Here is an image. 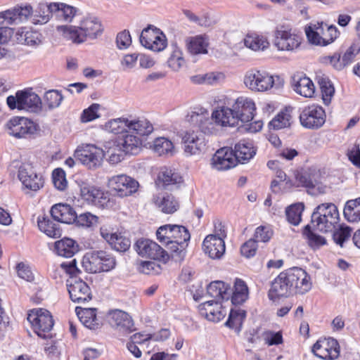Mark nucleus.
I'll list each match as a JSON object with an SVG mask.
<instances>
[{
    "mask_svg": "<svg viewBox=\"0 0 360 360\" xmlns=\"http://www.w3.org/2000/svg\"><path fill=\"white\" fill-rule=\"evenodd\" d=\"M79 273L80 271L77 266L76 259H73L70 262H64L60 263L58 266H55L51 272V276L56 280V283H60L62 282L66 276H69V278H70Z\"/></svg>",
    "mask_w": 360,
    "mask_h": 360,
    "instance_id": "nucleus-33",
    "label": "nucleus"
},
{
    "mask_svg": "<svg viewBox=\"0 0 360 360\" xmlns=\"http://www.w3.org/2000/svg\"><path fill=\"white\" fill-rule=\"evenodd\" d=\"M263 127V122L260 120L252 122L240 123L238 129L240 133L255 134L259 132Z\"/></svg>",
    "mask_w": 360,
    "mask_h": 360,
    "instance_id": "nucleus-64",
    "label": "nucleus"
},
{
    "mask_svg": "<svg viewBox=\"0 0 360 360\" xmlns=\"http://www.w3.org/2000/svg\"><path fill=\"white\" fill-rule=\"evenodd\" d=\"M202 249L212 259H220L225 252V243L220 237L208 235L202 243Z\"/></svg>",
    "mask_w": 360,
    "mask_h": 360,
    "instance_id": "nucleus-32",
    "label": "nucleus"
},
{
    "mask_svg": "<svg viewBox=\"0 0 360 360\" xmlns=\"http://www.w3.org/2000/svg\"><path fill=\"white\" fill-rule=\"evenodd\" d=\"M344 216L350 222L360 221V197L348 200L344 208Z\"/></svg>",
    "mask_w": 360,
    "mask_h": 360,
    "instance_id": "nucleus-49",
    "label": "nucleus"
},
{
    "mask_svg": "<svg viewBox=\"0 0 360 360\" xmlns=\"http://www.w3.org/2000/svg\"><path fill=\"white\" fill-rule=\"evenodd\" d=\"M51 11L56 13L57 16L61 18L65 22H72L77 15L78 9L63 3H51Z\"/></svg>",
    "mask_w": 360,
    "mask_h": 360,
    "instance_id": "nucleus-47",
    "label": "nucleus"
},
{
    "mask_svg": "<svg viewBox=\"0 0 360 360\" xmlns=\"http://www.w3.org/2000/svg\"><path fill=\"white\" fill-rule=\"evenodd\" d=\"M212 167L218 170H227L234 167L236 159L234 158L233 150L229 147H223L216 151L212 158Z\"/></svg>",
    "mask_w": 360,
    "mask_h": 360,
    "instance_id": "nucleus-28",
    "label": "nucleus"
},
{
    "mask_svg": "<svg viewBox=\"0 0 360 360\" xmlns=\"http://www.w3.org/2000/svg\"><path fill=\"white\" fill-rule=\"evenodd\" d=\"M108 186L115 191L119 196L126 197L136 193L139 184L131 176L120 174L109 179Z\"/></svg>",
    "mask_w": 360,
    "mask_h": 360,
    "instance_id": "nucleus-18",
    "label": "nucleus"
},
{
    "mask_svg": "<svg viewBox=\"0 0 360 360\" xmlns=\"http://www.w3.org/2000/svg\"><path fill=\"white\" fill-rule=\"evenodd\" d=\"M134 249L138 255L143 257L158 260L163 263L168 262L171 257L160 245L149 239L138 240L134 245Z\"/></svg>",
    "mask_w": 360,
    "mask_h": 360,
    "instance_id": "nucleus-14",
    "label": "nucleus"
},
{
    "mask_svg": "<svg viewBox=\"0 0 360 360\" xmlns=\"http://www.w3.org/2000/svg\"><path fill=\"white\" fill-rule=\"evenodd\" d=\"M173 241L169 243L171 257L176 262L182 261L186 253V248L191 235L188 229L181 225L173 224Z\"/></svg>",
    "mask_w": 360,
    "mask_h": 360,
    "instance_id": "nucleus-10",
    "label": "nucleus"
},
{
    "mask_svg": "<svg viewBox=\"0 0 360 360\" xmlns=\"http://www.w3.org/2000/svg\"><path fill=\"white\" fill-rule=\"evenodd\" d=\"M304 208L303 203H296L289 206L285 211L288 221L295 226L298 225L301 221V215Z\"/></svg>",
    "mask_w": 360,
    "mask_h": 360,
    "instance_id": "nucleus-56",
    "label": "nucleus"
},
{
    "mask_svg": "<svg viewBox=\"0 0 360 360\" xmlns=\"http://www.w3.org/2000/svg\"><path fill=\"white\" fill-rule=\"evenodd\" d=\"M292 294L304 295L312 288L311 276L302 269L293 267L287 269Z\"/></svg>",
    "mask_w": 360,
    "mask_h": 360,
    "instance_id": "nucleus-16",
    "label": "nucleus"
},
{
    "mask_svg": "<svg viewBox=\"0 0 360 360\" xmlns=\"http://www.w3.org/2000/svg\"><path fill=\"white\" fill-rule=\"evenodd\" d=\"M79 186L82 198L88 203L101 208L108 207L110 201L104 192L84 182L79 184Z\"/></svg>",
    "mask_w": 360,
    "mask_h": 360,
    "instance_id": "nucleus-23",
    "label": "nucleus"
},
{
    "mask_svg": "<svg viewBox=\"0 0 360 360\" xmlns=\"http://www.w3.org/2000/svg\"><path fill=\"white\" fill-rule=\"evenodd\" d=\"M158 179L165 186L179 184L182 182V177L174 170L166 169L160 173Z\"/></svg>",
    "mask_w": 360,
    "mask_h": 360,
    "instance_id": "nucleus-53",
    "label": "nucleus"
},
{
    "mask_svg": "<svg viewBox=\"0 0 360 360\" xmlns=\"http://www.w3.org/2000/svg\"><path fill=\"white\" fill-rule=\"evenodd\" d=\"M304 234L307 236L308 243L313 249H319L326 244V240L324 237L313 233L310 230L309 225L306 226L304 230Z\"/></svg>",
    "mask_w": 360,
    "mask_h": 360,
    "instance_id": "nucleus-58",
    "label": "nucleus"
},
{
    "mask_svg": "<svg viewBox=\"0 0 360 360\" xmlns=\"http://www.w3.org/2000/svg\"><path fill=\"white\" fill-rule=\"evenodd\" d=\"M185 43L188 51L191 55L205 54L207 53L209 39L205 35L187 37Z\"/></svg>",
    "mask_w": 360,
    "mask_h": 360,
    "instance_id": "nucleus-38",
    "label": "nucleus"
},
{
    "mask_svg": "<svg viewBox=\"0 0 360 360\" xmlns=\"http://www.w3.org/2000/svg\"><path fill=\"white\" fill-rule=\"evenodd\" d=\"M257 149L250 142L241 141L236 143L233 150L236 163L245 164L249 162L255 155Z\"/></svg>",
    "mask_w": 360,
    "mask_h": 360,
    "instance_id": "nucleus-36",
    "label": "nucleus"
},
{
    "mask_svg": "<svg viewBox=\"0 0 360 360\" xmlns=\"http://www.w3.org/2000/svg\"><path fill=\"white\" fill-rule=\"evenodd\" d=\"M233 108L221 106L214 110L211 115L205 108H197L189 112L186 121L192 125L193 133L204 134H212L216 126L222 127H239V117H237Z\"/></svg>",
    "mask_w": 360,
    "mask_h": 360,
    "instance_id": "nucleus-1",
    "label": "nucleus"
},
{
    "mask_svg": "<svg viewBox=\"0 0 360 360\" xmlns=\"http://www.w3.org/2000/svg\"><path fill=\"white\" fill-rule=\"evenodd\" d=\"M10 135H32L37 131L38 126L32 120L25 117H13L5 124Z\"/></svg>",
    "mask_w": 360,
    "mask_h": 360,
    "instance_id": "nucleus-21",
    "label": "nucleus"
},
{
    "mask_svg": "<svg viewBox=\"0 0 360 360\" xmlns=\"http://www.w3.org/2000/svg\"><path fill=\"white\" fill-rule=\"evenodd\" d=\"M75 157L88 168L95 169L101 165L103 153L101 148L87 144L79 146L75 152Z\"/></svg>",
    "mask_w": 360,
    "mask_h": 360,
    "instance_id": "nucleus-15",
    "label": "nucleus"
},
{
    "mask_svg": "<svg viewBox=\"0 0 360 360\" xmlns=\"http://www.w3.org/2000/svg\"><path fill=\"white\" fill-rule=\"evenodd\" d=\"M70 297L74 302H85L91 300V292L86 282L74 275L66 280Z\"/></svg>",
    "mask_w": 360,
    "mask_h": 360,
    "instance_id": "nucleus-17",
    "label": "nucleus"
},
{
    "mask_svg": "<svg viewBox=\"0 0 360 360\" xmlns=\"http://www.w3.org/2000/svg\"><path fill=\"white\" fill-rule=\"evenodd\" d=\"M351 233L350 227L338 224V226L333 230V238L337 245L343 247L344 243L351 237Z\"/></svg>",
    "mask_w": 360,
    "mask_h": 360,
    "instance_id": "nucleus-55",
    "label": "nucleus"
},
{
    "mask_svg": "<svg viewBox=\"0 0 360 360\" xmlns=\"http://www.w3.org/2000/svg\"><path fill=\"white\" fill-rule=\"evenodd\" d=\"M293 91L304 98H312L316 87L312 80L303 72H296L291 77Z\"/></svg>",
    "mask_w": 360,
    "mask_h": 360,
    "instance_id": "nucleus-25",
    "label": "nucleus"
},
{
    "mask_svg": "<svg viewBox=\"0 0 360 360\" xmlns=\"http://www.w3.org/2000/svg\"><path fill=\"white\" fill-rule=\"evenodd\" d=\"M231 302L238 305L245 302L248 297V288L246 283L240 278H236L233 289L230 288Z\"/></svg>",
    "mask_w": 360,
    "mask_h": 360,
    "instance_id": "nucleus-45",
    "label": "nucleus"
},
{
    "mask_svg": "<svg viewBox=\"0 0 360 360\" xmlns=\"http://www.w3.org/2000/svg\"><path fill=\"white\" fill-rule=\"evenodd\" d=\"M108 243L114 250L118 252H125L129 248L131 242L129 238L120 233H116L112 239H110Z\"/></svg>",
    "mask_w": 360,
    "mask_h": 360,
    "instance_id": "nucleus-60",
    "label": "nucleus"
},
{
    "mask_svg": "<svg viewBox=\"0 0 360 360\" xmlns=\"http://www.w3.org/2000/svg\"><path fill=\"white\" fill-rule=\"evenodd\" d=\"M52 181L54 186L59 191H64L68 186L65 172L60 168L55 169L52 172Z\"/></svg>",
    "mask_w": 360,
    "mask_h": 360,
    "instance_id": "nucleus-62",
    "label": "nucleus"
},
{
    "mask_svg": "<svg viewBox=\"0 0 360 360\" xmlns=\"http://www.w3.org/2000/svg\"><path fill=\"white\" fill-rule=\"evenodd\" d=\"M245 316L246 312L245 310L241 309H231L229 314V319L226 322V325L239 331L245 319Z\"/></svg>",
    "mask_w": 360,
    "mask_h": 360,
    "instance_id": "nucleus-52",
    "label": "nucleus"
},
{
    "mask_svg": "<svg viewBox=\"0 0 360 360\" xmlns=\"http://www.w3.org/2000/svg\"><path fill=\"white\" fill-rule=\"evenodd\" d=\"M292 294L287 270L281 272L271 283L269 297L276 300L280 297H288Z\"/></svg>",
    "mask_w": 360,
    "mask_h": 360,
    "instance_id": "nucleus-24",
    "label": "nucleus"
},
{
    "mask_svg": "<svg viewBox=\"0 0 360 360\" xmlns=\"http://www.w3.org/2000/svg\"><path fill=\"white\" fill-rule=\"evenodd\" d=\"M155 205L164 213L172 214L176 212L179 204L174 196L169 194H160L153 198Z\"/></svg>",
    "mask_w": 360,
    "mask_h": 360,
    "instance_id": "nucleus-44",
    "label": "nucleus"
},
{
    "mask_svg": "<svg viewBox=\"0 0 360 360\" xmlns=\"http://www.w3.org/2000/svg\"><path fill=\"white\" fill-rule=\"evenodd\" d=\"M313 353L319 358L324 360H334L340 355V345L333 338H321L316 341L312 347Z\"/></svg>",
    "mask_w": 360,
    "mask_h": 360,
    "instance_id": "nucleus-19",
    "label": "nucleus"
},
{
    "mask_svg": "<svg viewBox=\"0 0 360 360\" xmlns=\"http://www.w3.org/2000/svg\"><path fill=\"white\" fill-rule=\"evenodd\" d=\"M128 122L129 117H127L111 119L102 125L101 129L105 132L114 135H128Z\"/></svg>",
    "mask_w": 360,
    "mask_h": 360,
    "instance_id": "nucleus-41",
    "label": "nucleus"
},
{
    "mask_svg": "<svg viewBox=\"0 0 360 360\" xmlns=\"http://www.w3.org/2000/svg\"><path fill=\"white\" fill-rule=\"evenodd\" d=\"M207 141L205 136H182L181 145L186 156L199 155L205 152Z\"/></svg>",
    "mask_w": 360,
    "mask_h": 360,
    "instance_id": "nucleus-31",
    "label": "nucleus"
},
{
    "mask_svg": "<svg viewBox=\"0 0 360 360\" xmlns=\"http://www.w3.org/2000/svg\"><path fill=\"white\" fill-rule=\"evenodd\" d=\"M232 107L237 117H239L240 123L248 122L252 120L256 108L252 98L240 96L234 101Z\"/></svg>",
    "mask_w": 360,
    "mask_h": 360,
    "instance_id": "nucleus-26",
    "label": "nucleus"
},
{
    "mask_svg": "<svg viewBox=\"0 0 360 360\" xmlns=\"http://www.w3.org/2000/svg\"><path fill=\"white\" fill-rule=\"evenodd\" d=\"M6 103L10 109H18L38 112L42 108L40 97L32 89L18 91L15 96L7 97Z\"/></svg>",
    "mask_w": 360,
    "mask_h": 360,
    "instance_id": "nucleus-9",
    "label": "nucleus"
},
{
    "mask_svg": "<svg viewBox=\"0 0 360 360\" xmlns=\"http://www.w3.org/2000/svg\"><path fill=\"white\" fill-rule=\"evenodd\" d=\"M291 115L288 111H283L275 116L268 124L269 130H279L290 126Z\"/></svg>",
    "mask_w": 360,
    "mask_h": 360,
    "instance_id": "nucleus-51",
    "label": "nucleus"
},
{
    "mask_svg": "<svg viewBox=\"0 0 360 360\" xmlns=\"http://www.w3.org/2000/svg\"><path fill=\"white\" fill-rule=\"evenodd\" d=\"M302 37L295 30L284 26L276 28L274 44L278 51H295L300 47Z\"/></svg>",
    "mask_w": 360,
    "mask_h": 360,
    "instance_id": "nucleus-11",
    "label": "nucleus"
},
{
    "mask_svg": "<svg viewBox=\"0 0 360 360\" xmlns=\"http://www.w3.org/2000/svg\"><path fill=\"white\" fill-rule=\"evenodd\" d=\"M138 270L145 274H158L161 271L159 264L150 261L141 262Z\"/></svg>",
    "mask_w": 360,
    "mask_h": 360,
    "instance_id": "nucleus-63",
    "label": "nucleus"
},
{
    "mask_svg": "<svg viewBox=\"0 0 360 360\" xmlns=\"http://www.w3.org/2000/svg\"><path fill=\"white\" fill-rule=\"evenodd\" d=\"M185 65L186 60L182 49L176 42H172L167 60V67L173 72H179Z\"/></svg>",
    "mask_w": 360,
    "mask_h": 360,
    "instance_id": "nucleus-35",
    "label": "nucleus"
},
{
    "mask_svg": "<svg viewBox=\"0 0 360 360\" xmlns=\"http://www.w3.org/2000/svg\"><path fill=\"white\" fill-rule=\"evenodd\" d=\"M140 42L145 48L155 52L165 50L167 46L165 34L153 25H149L142 30Z\"/></svg>",
    "mask_w": 360,
    "mask_h": 360,
    "instance_id": "nucleus-13",
    "label": "nucleus"
},
{
    "mask_svg": "<svg viewBox=\"0 0 360 360\" xmlns=\"http://www.w3.org/2000/svg\"><path fill=\"white\" fill-rule=\"evenodd\" d=\"M76 224L82 227H93L98 224V217L90 212H84L77 215Z\"/></svg>",
    "mask_w": 360,
    "mask_h": 360,
    "instance_id": "nucleus-61",
    "label": "nucleus"
},
{
    "mask_svg": "<svg viewBox=\"0 0 360 360\" xmlns=\"http://www.w3.org/2000/svg\"><path fill=\"white\" fill-rule=\"evenodd\" d=\"M173 224H165L158 228L156 231L158 240L165 245L169 250V243L173 241Z\"/></svg>",
    "mask_w": 360,
    "mask_h": 360,
    "instance_id": "nucleus-57",
    "label": "nucleus"
},
{
    "mask_svg": "<svg viewBox=\"0 0 360 360\" xmlns=\"http://www.w3.org/2000/svg\"><path fill=\"white\" fill-rule=\"evenodd\" d=\"M51 4H40L34 10L31 4L21 3L8 9L0 11V25L18 26L28 22L34 25H43L50 19Z\"/></svg>",
    "mask_w": 360,
    "mask_h": 360,
    "instance_id": "nucleus-2",
    "label": "nucleus"
},
{
    "mask_svg": "<svg viewBox=\"0 0 360 360\" xmlns=\"http://www.w3.org/2000/svg\"><path fill=\"white\" fill-rule=\"evenodd\" d=\"M101 105L93 103L89 108L84 109L81 114L80 121L83 123L89 122L100 117L99 110Z\"/></svg>",
    "mask_w": 360,
    "mask_h": 360,
    "instance_id": "nucleus-59",
    "label": "nucleus"
},
{
    "mask_svg": "<svg viewBox=\"0 0 360 360\" xmlns=\"http://www.w3.org/2000/svg\"><path fill=\"white\" fill-rule=\"evenodd\" d=\"M75 311L79 321L89 329H96L100 323L96 317V309L76 307Z\"/></svg>",
    "mask_w": 360,
    "mask_h": 360,
    "instance_id": "nucleus-42",
    "label": "nucleus"
},
{
    "mask_svg": "<svg viewBox=\"0 0 360 360\" xmlns=\"http://www.w3.org/2000/svg\"><path fill=\"white\" fill-rule=\"evenodd\" d=\"M153 131L154 127L147 119L129 117L128 135H150Z\"/></svg>",
    "mask_w": 360,
    "mask_h": 360,
    "instance_id": "nucleus-37",
    "label": "nucleus"
},
{
    "mask_svg": "<svg viewBox=\"0 0 360 360\" xmlns=\"http://www.w3.org/2000/svg\"><path fill=\"white\" fill-rule=\"evenodd\" d=\"M56 30L64 37L73 43L81 44L88 38L94 39L101 35L103 27L101 20L94 15H86L81 18L77 26L60 25Z\"/></svg>",
    "mask_w": 360,
    "mask_h": 360,
    "instance_id": "nucleus-4",
    "label": "nucleus"
},
{
    "mask_svg": "<svg viewBox=\"0 0 360 360\" xmlns=\"http://www.w3.org/2000/svg\"><path fill=\"white\" fill-rule=\"evenodd\" d=\"M200 313L211 321H219L226 314V310L221 306L220 302L206 300L198 307Z\"/></svg>",
    "mask_w": 360,
    "mask_h": 360,
    "instance_id": "nucleus-30",
    "label": "nucleus"
},
{
    "mask_svg": "<svg viewBox=\"0 0 360 360\" xmlns=\"http://www.w3.org/2000/svg\"><path fill=\"white\" fill-rule=\"evenodd\" d=\"M304 32L309 42L319 46L331 44L340 34L336 26L323 22L309 23L305 26Z\"/></svg>",
    "mask_w": 360,
    "mask_h": 360,
    "instance_id": "nucleus-6",
    "label": "nucleus"
},
{
    "mask_svg": "<svg viewBox=\"0 0 360 360\" xmlns=\"http://www.w3.org/2000/svg\"><path fill=\"white\" fill-rule=\"evenodd\" d=\"M15 38L18 43L27 46H37L41 42V34L26 27H19L15 33Z\"/></svg>",
    "mask_w": 360,
    "mask_h": 360,
    "instance_id": "nucleus-40",
    "label": "nucleus"
},
{
    "mask_svg": "<svg viewBox=\"0 0 360 360\" xmlns=\"http://www.w3.org/2000/svg\"><path fill=\"white\" fill-rule=\"evenodd\" d=\"M243 81L245 86L253 92H266L272 89L279 90L284 85V79L281 76L255 68L246 71Z\"/></svg>",
    "mask_w": 360,
    "mask_h": 360,
    "instance_id": "nucleus-5",
    "label": "nucleus"
},
{
    "mask_svg": "<svg viewBox=\"0 0 360 360\" xmlns=\"http://www.w3.org/2000/svg\"><path fill=\"white\" fill-rule=\"evenodd\" d=\"M139 136H117L105 141L101 148L103 157L110 165L121 162L126 154L136 155L143 148Z\"/></svg>",
    "mask_w": 360,
    "mask_h": 360,
    "instance_id": "nucleus-3",
    "label": "nucleus"
},
{
    "mask_svg": "<svg viewBox=\"0 0 360 360\" xmlns=\"http://www.w3.org/2000/svg\"><path fill=\"white\" fill-rule=\"evenodd\" d=\"M18 178L27 188L32 191H38L44 186L42 176L36 174L29 165L20 167Z\"/></svg>",
    "mask_w": 360,
    "mask_h": 360,
    "instance_id": "nucleus-29",
    "label": "nucleus"
},
{
    "mask_svg": "<svg viewBox=\"0 0 360 360\" xmlns=\"http://www.w3.org/2000/svg\"><path fill=\"white\" fill-rule=\"evenodd\" d=\"M301 124L308 129H317L326 120L324 110L319 105H311L305 108L300 116Z\"/></svg>",
    "mask_w": 360,
    "mask_h": 360,
    "instance_id": "nucleus-20",
    "label": "nucleus"
},
{
    "mask_svg": "<svg viewBox=\"0 0 360 360\" xmlns=\"http://www.w3.org/2000/svg\"><path fill=\"white\" fill-rule=\"evenodd\" d=\"M243 41L244 45L247 48L254 51H263L269 46L267 37L257 33L248 34L244 38Z\"/></svg>",
    "mask_w": 360,
    "mask_h": 360,
    "instance_id": "nucleus-43",
    "label": "nucleus"
},
{
    "mask_svg": "<svg viewBox=\"0 0 360 360\" xmlns=\"http://www.w3.org/2000/svg\"><path fill=\"white\" fill-rule=\"evenodd\" d=\"M116 265L115 257L104 250H93L86 252L82 259L84 269L91 274L109 271Z\"/></svg>",
    "mask_w": 360,
    "mask_h": 360,
    "instance_id": "nucleus-8",
    "label": "nucleus"
},
{
    "mask_svg": "<svg viewBox=\"0 0 360 360\" xmlns=\"http://www.w3.org/2000/svg\"><path fill=\"white\" fill-rule=\"evenodd\" d=\"M54 250L59 256L72 257L78 251V245L74 240L64 238L55 243Z\"/></svg>",
    "mask_w": 360,
    "mask_h": 360,
    "instance_id": "nucleus-46",
    "label": "nucleus"
},
{
    "mask_svg": "<svg viewBox=\"0 0 360 360\" xmlns=\"http://www.w3.org/2000/svg\"><path fill=\"white\" fill-rule=\"evenodd\" d=\"M340 221V214L336 205L325 202L318 205L311 214V224L321 232H331Z\"/></svg>",
    "mask_w": 360,
    "mask_h": 360,
    "instance_id": "nucleus-7",
    "label": "nucleus"
},
{
    "mask_svg": "<svg viewBox=\"0 0 360 360\" xmlns=\"http://www.w3.org/2000/svg\"><path fill=\"white\" fill-rule=\"evenodd\" d=\"M63 100L61 92L56 89H51L44 93V101L49 109H54L59 107Z\"/></svg>",
    "mask_w": 360,
    "mask_h": 360,
    "instance_id": "nucleus-54",
    "label": "nucleus"
},
{
    "mask_svg": "<svg viewBox=\"0 0 360 360\" xmlns=\"http://www.w3.org/2000/svg\"><path fill=\"white\" fill-rule=\"evenodd\" d=\"M321 96L324 104L329 105L335 94V89L328 77L321 76L318 77Z\"/></svg>",
    "mask_w": 360,
    "mask_h": 360,
    "instance_id": "nucleus-50",
    "label": "nucleus"
},
{
    "mask_svg": "<svg viewBox=\"0 0 360 360\" xmlns=\"http://www.w3.org/2000/svg\"><path fill=\"white\" fill-rule=\"evenodd\" d=\"M143 148H150L159 156L172 155L174 153V144L165 136H139Z\"/></svg>",
    "mask_w": 360,
    "mask_h": 360,
    "instance_id": "nucleus-22",
    "label": "nucleus"
},
{
    "mask_svg": "<svg viewBox=\"0 0 360 360\" xmlns=\"http://www.w3.org/2000/svg\"><path fill=\"white\" fill-rule=\"evenodd\" d=\"M27 321L31 323L38 336L46 338L53 326V320L50 312L44 309H34L27 315Z\"/></svg>",
    "mask_w": 360,
    "mask_h": 360,
    "instance_id": "nucleus-12",
    "label": "nucleus"
},
{
    "mask_svg": "<svg viewBox=\"0 0 360 360\" xmlns=\"http://www.w3.org/2000/svg\"><path fill=\"white\" fill-rule=\"evenodd\" d=\"M207 295L214 301L228 300L231 295L230 285L220 281L212 282L207 288Z\"/></svg>",
    "mask_w": 360,
    "mask_h": 360,
    "instance_id": "nucleus-39",
    "label": "nucleus"
},
{
    "mask_svg": "<svg viewBox=\"0 0 360 360\" xmlns=\"http://www.w3.org/2000/svg\"><path fill=\"white\" fill-rule=\"evenodd\" d=\"M38 227L39 230L50 238H59L62 231L58 224L53 222L49 217H43L38 219Z\"/></svg>",
    "mask_w": 360,
    "mask_h": 360,
    "instance_id": "nucleus-48",
    "label": "nucleus"
},
{
    "mask_svg": "<svg viewBox=\"0 0 360 360\" xmlns=\"http://www.w3.org/2000/svg\"><path fill=\"white\" fill-rule=\"evenodd\" d=\"M51 214L57 221L64 224L75 222L77 214L74 209L67 204H56L51 207Z\"/></svg>",
    "mask_w": 360,
    "mask_h": 360,
    "instance_id": "nucleus-34",
    "label": "nucleus"
},
{
    "mask_svg": "<svg viewBox=\"0 0 360 360\" xmlns=\"http://www.w3.org/2000/svg\"><path fill=\"white\" fill-rule=\"evenodd\" d=\"M109 323L118 332L126 335L134 330L131 316L126 312L115 309L109 313Z\"/></svg>",
    "mask_w": 360,
    "mask_h": 360,
    "instance_id": "nucleus-27",
    "label": "nucleus"
}]
</instances>
